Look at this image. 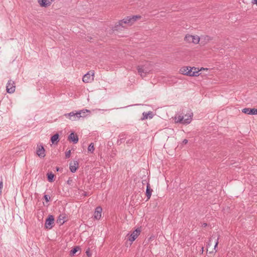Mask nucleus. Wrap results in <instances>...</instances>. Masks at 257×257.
Segmentation results:
<instances>
[{
  "instance_id": "obj_19",
  "label": "nucleus",
  "mask_w": 257,
  "mask_h": 257,
  "mask_svg": "<svg viewBox=\"0 0 257 257\" xmlns=\"http://www.w3.org/2000/svg\"><path fill=\"white\" fill-rule=\"evenodd\" d=\"M80 250L81 248L79 246H76L74 248H73L70 252V255L71 256H74L75 255L77 252H79L78 254L80 253Z\"/></svg>"
},
{
  "instance_id": "obj_15",
  "label": "nucleus",
  "mask_w": 257,
  "mask_h": 257,
  "mask_svg": "<svg viewBox=\"0 0 257 257\" xmlns=\"http://www.w3.org/2000/svg\"><path fill=\"white\" fill-rule=\"evenodd\" d=\"M78 136L74 132L71 133L68 137V140L72 142L73 144H76L78 142Z\"/></svg>"
},
{
  "instance_id": "obj_31",
  "label": "nucleus",
  "mask_w": 257,
  "mask_h": 257,
  "mask_svg": "<svg viewBox=\"0 0 257 257\" xmlns=\"http://www.w3.org/2000/svg\"><path fill=\"white\" fill-rule=\"evenodd\" d=\"M43 197H44V200L47 202L49 201V199H50V197L48 195L45 194V195H44Z\"/></svg>"
},
{
  "instance_id": "obj_1",
  "label": "nucleus",
  "mask_w": 257,
  "mask_h": 257,
  "mask_svg": "<svg viewBox=\"0 0 257 257\" xmlns=\"http://www.w3.org/2000/svg\"><path fill=\"white\" fill-rule=\"evenodd\" d=\"M140 16H130L125 17L123 19L120 20L116 23L114 27H112V30L118 31L122 30V28H125L123 24H126L127 26L132 25L138 19H140Z\"/></svg>"
},
{
  "instance_id": "obj_18",
  "label": "nucleus",
  "mask_w": 257,
  "mask_h": 257,
  "mask_svg": "<svg viewBox=\"0 0 257 257\" xmlns=\"http://www.w3.org/2000/svg\"><path fill=\"white\" fill-rule=\"evenodd\" d=\"M152 192H153V189H151L149 182H147V188H146V195L147 197V200L150 198V197L152 195Z\"/></svg>"
},
{
  "instance_id": "obj_9",
  "label": "nucleus",
  "mask_w": 257,
  "mask_h": 257,
  "mask_svg": "<svg viewBox=\"0 0 257 257\" xmlns=\"http://www.w3.org/2000/svg\"><path fill=\"white\" fill-rule=\"evenodd\" d=\"M140 233L141 230L139 228H137L129 235L128 240L133 242L140 234Z\"/></svg>"
},
{
  "instance_id": "obj_3",
  "label": "nucleus",
  "mask_w": 257,
  "mask_h": 257,
  "mask_svg": "<svg viewBox=\"0 0 257 257\" xmlns=\"http://www.w3.org/2000/svg\"><path fill=\"white\" fill-rule=\"evenodd\" d=\"M194 67H183L180 70L181 73L184 75H186L189 76H198L199 75V71H192V69Z\"/></svg>"
},
{
  "instance_id": "obj_25",
  "label": "nucleus",
  "mask_w": 257,
  "mask_h": 257,
  "mask_svg": "<svg viewBox=\"0 0 257 257\" xmlns=\"http://www.w3.org/2000/svg\"><path fill=\"white\" fill-rule=\"evenodd\" d=\"M94 151V147L93 143H91L88 147V151L92 153Z\"/></svg>"
},
{
  "instance_id": "obj_38",
  "label": "nucleus",
  "mask_w": 257,
  "mask_h": 257,
  "mask_svg": "<svg viewBox=\"0 0 257 257\" xmlns=\"http://www.w3.org/2000/svg\"><path fill=\"white\" fill-rule=\"evenodd\" d=\"M207 224L206 223H204L202 224V226L204 227H205L206 226H207Z\"/></svg>"
},
{
  "instance_id": "obj_8",
  "label": "nucleus",
  "mask_w": 257,
  "mask_h": 257,
  "mask_svg": "<svg viewBox=\"0 0 257 257\" xmlns=\"http://www.w3.org/2000/svg\"><path fill=\"white\" fill-rule=\"evenodd\" d=\"M7 92L9 93H13L15 91L16 86L14 81L10 80L8 81L6 86Z\"/></svg>"
},
{
  "instance_id": "obj_26",
  "label": "nucleus",
  "mask_w": 257,
  "mask_h": 257,
  "mask_svg": "<svg viewBox=\"0 0 257 257\" xmlns=\"http://www.w3.org/2000/svg\"><path fill=\"white\" fill-rule=\"evenodd\" d=\"M192 40H193V43L198 44L199 42L200 38L198 36L192 35Z\"/></svg>"
},
{
  "instance_id": "obj_10",
  "label": "nucleus",
  "mask_w": 257,
  "mask_h": 257,
  "mask_svg": "<svg viewBox=\"0 0 257 257\" xmlns=\"http://www.w3.org/2000/svg\"><path fill=\"white\" fill-rule=\"evenodd\" d=\"M220 237V235L217 233H214L211 237L209 238V242H208V245H210V244L211 243V242L213 239L215 240V244L214 245V249H216V248L217 247V245L218 244V240Z\"/></svg>"
},
{
  "instance_id": "obj_6",
  "label": "nucleus",
  "mask_w": 257,
  "mask_h": 257,
  "mask_svg": "<svg viewBox=\"0 0 257 257\" xmlns=\"http://www.w3.org/2000/svg\"><path fill=\"white\" fill-rule=\"evenodd\" d=\"M54 225V217L52 215H49L46 219L45 227L46 229H51Z\"/></svg>"
},
{
  "instance_id": "obj_4",
  "label": "nucleus",
  "mask_w": 257,
  "mask_h": 257,
  "mask_svg": "<svg viewBox=\"0 0 257 257\" xmlns=\"http://www.w3.org/2000/svg\"><path fill=\"white\" fill-rule=\"evenodd\" d=\"M82 111H72L68 113H65L64 115L66 117H68L72 120H76V118L79 119L80 117H84V115H81Z\"/></svg>"
},
{
  "instance_id": "obj_17",
  "label": "nucleus",
  "mask_w": 257,
  "mask_h": 257,
  "mask_svg": "<svg viewBox=\"0 0 257 257\" xmlns=\"http://www.w3.org/2000/svg\"><path fill=\"white\" fill-rule=\"evenodd\" d=\"M66 218V214H61L59 215L56 222L60 225L63 224L66 220H65Z\"/></svg>"
},
{
  "instance_id": "obj_21",
  "label": "nucleus",
  "mask_w": 257,
  "mask_h": 257,
  "mask_svg": "<svg viewBox=\"0 0 257 257\" xmlns=\"http://www.w3.org/2000/svg\"><path fill=\"white\" fill-rule=\"evenodd\" d=\"M59 135L58 133H56L51 138V142L53 144H57L59 141Z\"/></svg>"
},
{
  "instance_id": "obj_23",
  "label": "nucleus",
  "mask_w": 257,
  "mask_h": 257,
  "mask_svg": "<svg viewBox=\"0 0 257 257\" xmlns=\"http://www.w3.org/2000/svg\"><path fill=\"white\" fill-rule=\"evenodd\" d=\"M48 181L50 182L54 181V174L52 172L48 173L47 174Z\"/></svg>"
},
{
  "instance_id": "obj_32",
  "label": "nucleus",
  "mask_w": 257,
  "mask_h": 257,
  "mask_svg": "<svg viewBox=\"0 0 257 257\" xmlns=\"http://www.w3.org/2000/svg\"><path fill=\"white\" fill-rule=\"evenodd\" d=\"M86 255L88 257H91V253L89 248H88L86 251Z\"/></svg>"
},
{
  "instance_id": "obj_14",
  "label": "nucleus",
  "mask_w": 257,
  "mask_h": 257,
  "mask_svg": "<svg viewBox=\"0 0 257 257\" xmlns=\"http://www.w3.org/2000/svg\"><path fill=\"white\" fill-rule=\"evenodd\" d=\"M79 167V163L77 161H74L69 164V169L72 173H75Z\"/></svg>"
},
{
  "instance_id": "obj_24",
  "label": "nucleus",
  "mask_w": 257,
  "mask_h": 257,
  "mask_svg": "<svg viewBox=\"0 0 257 257\" xmlns=\"http://www.w3.org/2000/svg\"><path fill=\"white\" fill-rule=\"evenodd\" d=\"M184 40L189 43H193V40H192V35H187L185 36Z\"/></svg>"
},
{
  "instance_id": "obj_2",
  "label": "nucleus",
  "mask_w": 257,
  "mask_h": 257,
  "mask_svg": "<svg viewBox=\"0 0 257 257\" xmlns=\"http://www.w3.org/2000/svg\"><path fill=\"white\" fill-rule=\"evenodd\" d=\"M193 116V113L191 112L188 114H185V115H179L178 116V118L177 119L175 118V121L177 123H180L183 124H188L190 123L192 120V117Z\"/></svg>"
},
{
  "instance_id": "obj_28",
  "label": "nucleus",
  "mask_w": 257,
  "mask_h": 257,
  "mask_svg": "<svg viewBox=\"0 0 257 257\" xmlns=\"http://www.w3.org/2000/svg\"><path fill=\"white\" fill-rule=\"evenodd\" d=\"M134 138L133 137L130 138V139H128L126 141V143L127 144V145H129V144H132L134 141Z\"/></svg>"
},
{
  "instance_id": "obj_11",
  "label": "nucleus",
  "mask_w": 257,
  "mask_h": 257,
  "mask_svg": "<svg viewBox=\"0 0 257 257\" xmlns=\"http://www.w3.org/2000/svg\"><path fill=\"white\" fill-rule=\"evenodd\" d=\"M45 150L44 149V147L40 145V146H38L37 150V155L41 158H44L45 156Z\"/></svg>"
},
{
  "instance_id": "obj_27",
  "label": "nucleus",
  "mask_w": 257,
  "mask_h": 257,
  "mask_svg": "<svg viewBox=\"0 0 257 257\" xmlns=\"http://www.w3.org/2000/svg\"><path fill=\"white\" fill-rule=\"evenodd\" d=\"M67 184L70 186H73V181L72 180V178L71 177H69L67 181Z\"/></svg>"
},
{
  "instance_id": "obj_13",
  "label": "nucleus",
  "mask_w": 257,
  "mask_h": 257,
  "mask_svg": "<svg viewBox=\"0 0 257 257\" xmlns=\"http://www.w3.org/2000/svg\"><path fill=\"white\" fill-rule=\"evenodd\" d=\"M55 0H38V3L41 7L47 8L51 5Z\"/></svg>"
},
{
  "instance_id": "obj_34",
  "label": "nucleus",
  "mask_w": 257,
  "mask_h": 257,
  "mask_svg": "<svg viewBox=\"0 0 257 257\" xmlns=\"http://www.w3.org/2000/svg\"><path fill=\"white\" fill-rule=\"evenodd\" d=\"M188 141L187 139H184L182 142V144L183 145H186L188 143Z\"/></svg>"
},
{
  "instance_id": "obj_35",
  "label": "nucleus",
  "mask_w": 257,
  "mask_h": 257,
  "mask_svg": "<svg viewBox=\"0 0 257 257\" xmlns=\"http://www.w3.org/2000/svg\"><path fill=\"white\" fill-rule=\"evenodd\" d=\"M82 195L83 196H87L88 195V194L87 192L85 191H83V193L82 194Z\"/></svg>"
},
{
  "instance_id": "obj_33",
  "label": "nucleus",
  "mask_w": 257,
  "mask_h": 257,
  "mask_svg": "<svg viewBox=\"0 0 257 257\" xmlns=\"http://www.w3.org/2000/svg\"><path fill=\"white\" fill-rule=\"evenodd\" d=\"M3 180L2 179L1 181H0V194H1V193H2V189L3 188Z\"/></svg>"
},
{
  "instance_id": "obj_16",
  "label": "nucleus",
  "mask_w": 257,
  "mask_h": 257,
  "mask_svg": "<svg viewBox=\"0 0 257 257\" xmlns=\"http://www.w3.org/2000/svg\"><path fill=\"white\" fill-rule=\"evenodd\" d=\"M102 208L100 206H98L95 208L94 213V218L97 220L99 219L101 217Z\"/></svg>"
},
{
  "instance_id": "obj_30",
  "label": "nucleus",
  "mask_w": 257,
  "mask_h": 257,
  "mask_svg": "<svg viewBox=\"0 0 257 257\" xmlns=\"http://www.w3.org/2000/svg\"><path fill=\"white\" fill-rule=\"evenodd\" d=\"M80 111H83V112H82V113H81V115H84V117L86 116V115H85L86 112H90V110L86 109H82V110H81Z\"/></svg>"
},
{
  "instance_id": "obj_5",
  "label": "nucleus",
  "mask_w": 257,
  "mask_h": 257,
  "mask_svg": "<svg viewBox=\"0 0 257 257\" xmlns=\"http://www.w3.org/2000/svg\"><path fill=\"white\" fill-rule=\"evenodd\" d=\"M137 70L142 77L146 76V74L150 71V69L147 65L138 66Z\"/></svg>"
},
{
  "instance_id": "obj_36",
  "label": "nucleus",
  "mask_w": 257,
  "mask_h": 257,
  "mask_svg": "<svg viewBox=\"0 0 257 257\" xmlns=\"http://www.w3.org/2000/svg\"><path fill=\"white\" fill-rule=\"evenodd\" d=\"M147 182H149V181H148V180H147V179L143 180L142 181V184H143V185H145V184H147Z\"/></svg>"
},
{
  "instance_id": "obj_40",
  "label": "nucleus",
  "mask_w": 257,
  "mask_h": 257,
  "mask_svg": "<svg viewBox=\"0 0 257 257\" xmlns=\"http://www.w3.org/2000/svg\"><path fill=\"white\" fill-rule=\"evenodd\" d=\"M202 252L203 251V248H202Z\"/></svg>"
},
{
  "instance_id": "obj_37",
  "label": "nucleus",
  "mask_w": 257,
  "mask_h": 257,
  "mask_svg": "<svg viewBox=\"0 0 257 257\" xmlns=\"http://www.w3.org/2000/svg\"><path fill=\"white\" fill-rule=\"evenodd\" d=\"M252 3L257 5V0H252Z\"/></svg>"
},
{
  "instance_id": "obj_22",
  "label": "nucleus",
  "mask_w": 257,
  "mask_h": 257,
  "mask_svg": "<svg viewBox=\"0 0 257 257\" xmlns=\"http://www.w3.org/2000/svg\"><path fill=\"white\" fill-rule=\"evenodd\" d=\"M119 139L117 141V144L118 145H120V144L123 143L126 139L124 134L120 135L119 136Z\"/></svg>"
},
{
  "instance_id": "obj_7",
  "label": "nucleus",
  "mask_w": 257,
  "mask_h": 257,
  "mask_svg": "<svg viewBox=\"0 0 257 257\" xmlns=\"http://www.w3.org/2000/svg\"><path fill=\"white\" fill-rule=\"evenodd\" d=\"M94 71H90L83 76L82 80L85 83L91 82L94 80Z\"/></svg>"
},
{
  "instance_id": "obj_39",
  "label": "nucleus",
  "mask_w": 257,
  "mask_h": 257,
  "mask_svg": "<svg viewBox=\"0 0 257 257\" xmlns=\"http://www.w3.org/2000/svg\"><path fill=\"white\" fill-rule=\"evenodd\" d=\"M57 171H58V170H59V168H57Z\"/></svg>"
},
{
  "instance_id": "obj_29",
  "label": "nucleus",
  "mask_w": 257,
  "mask_h": 257,
  "mask_svg": "<svg viewBox=\"0 0 257 257\" xmlns=\"http://www.w3.org/2000/svg\"><path fill=\"white\" fill-rule=\"evenodd\" d=\"M71 155V150H68L65 153V157L66 158L68 159L69 158Z\"/></svg>"
},
{
  "instance_id": "obj_20",
  "label": "nucleus",
  "mask_w": 257,
  "mask_h": 257,
  "mask_svg": "<svg viewBox=\"0 0 257 257\" xmlns=\"http://www.w3.org/2000/svg\"><path fill=\"white\" fill-rule=\"evenodd\" d=\"M153 117V114L152 111H149L148 112H144L143 113V117L141 118V120H143L147 119L148 117L152 118Z\"/></svg>"
},
{
  "instance_id": "obj_12",
  "label": "nucleus",
  "mask_w": 257,
  "mask_h": 257,
  "mask_svg": "<svg viewBox=\"0 0 257 257\" xmlns=\"http://www.w3.org/2000/svg\"><path fill=\"white\" fill-rule=\"evenodd\" d=\"M241 111L245 114L250 115L257 114V108H244L242 109Z\"/></svg>"
}]
</instances>
